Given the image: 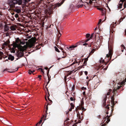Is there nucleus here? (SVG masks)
<instances>
[{"instance_id":"1","label":"nucleus","mask_w":126,"mask_h":126,"mask_svg":"<svg viewBox=\"0 0 126 126\" xmlns=\"http://www.w3.org/2000/svg\"><path fill=\"white\" fill-rule=\"evenodd\" d=\"M113 42L112 41L109 42L108 43V49L109 50V54L106 55V57L108 58L110 57L109 60L111 59L112 55V54L113 51Z\"/></svg>"},{"instance_id":"2","label":"nucleus","mask_w":126,"mask_h":126,"mask_svg":"<svg viewBox=\"0 0 126 126\" xmlns=\"http://www.w3.org/2000/svg\"><path fill=\"white\" fill-rule=\"evenodd\" d=\"M121 87L120 86H118L117 88H114L112 91V93H113V94L112 95V96H111V103L113 106L112 108H113V106L115 105V102L114 101V95H115L116 94V93H117V90H119Z\"/></svg>"},{"instance_id":"3","label":"nucleus","mask_w":126,"mask_h":126,"mask_svg":"<svg viewBox=\"0 0 126 126\" xmlns=\"http://www.w3.org/2000/svg\"><path fill=\"white\" fill-rule=\"evenodd\" d=\"M25 42H22L21 41L20 42V44L19 45L16 43H14L13 47L15 48L17 47L20 51L24 52V48L23 47L21 46L20 45H24L25 44Z\"/></svg>"},{"instance_id":"4","label":"nucleus","mask_w":126,"mask_h":126,"mask_svg":"<svg viewBox=\"0 0 126 126\" xmlns=\"http://www.w3.org/2000/svg\"><path fill=\"white\" fill-rule=\"evenodd\" d=\"M64 1V0H62L60 3H58L56 4L53 5L52 4L50 3V2L49 3V6L51 7L53 9H55L57 7H58L61 6L62 4H63Z\"/></svg>"},{"instance_id":"5","label":"nucleus","mask_w":126,"mask_h":126,"mask_svg":"<svg viewBox=\"0 0 126 126\" xmlns=\"http://www.w3.org/2000/svg\"><path fill=\"white\" fill-rule=\"evenodd\" d=\"M84 43V40L80 41L79 42H78L76 43L75 44V45H72L71 46H70L69 47H67V48L69 50H73V49L74 48L77 47L78 45H82V44Z\"/></svg>"},{"instance_id":"6","label":"nucleus","mask_w":126,"mask_h":126,"mask_svg":"<svg viewBox=\"0 0 126 126\" xmlns=\"http://www.w3.org/2000/svg\"><path fill=\"white\" fill-rule=\"evenodd\" d=\"M49 69H48L47 70V77H48V81L47 82V84H46V89L47 90V91H48V95H49L48 96V98H48V99L50 101V103H52V101L51 100H50L49 98V96L50 95V94H49V93H48V89H47V85L49 83V82L51 80V79H50L51 76H50V75L49 74Z\"/></svg>"},{"instance_id":"7","label":"nucleus","mask_w":126,"mask_h":126,"mask_svg":"<svg viewBox=\"0 0 126 126\" xmlns=\"http://www.w3.org/2000/svg\"><path fill=\"white\" fill-rule=\"evenodd\" d=\"M15 2V4H18V5H21L22 4V2L23 3V0H14Z\"/></svg>"},{"instance_id":"8","label":"nucleus","mask_w":126,"mask_h":126,"mask_svg":"<svg viewBox=\"0 0 126 126\" xmlns=\"http://www.w3.org/2000/svg\"><path fill=\"white\" fill-rule=\"evenodd\" d=\"M111 115V116H109L108 115H107L106 117H105L103 118V119L105 121L107 119V121L106 122L107 124L110 121V119H109V118Z\"/></svg>"},{"instance_id":"9","label":"nucleus","mask_w":126,"mask_h":126,"mask_svg":"<svg viewBox=\"0 0 126 126\" xmlns=\"http://www.w3.org/2000/svg\"><path fill=\"white\" fill-rule=\"evenodd\" d=\"M20 52H19L18 53L17 57L19 59L20 58H21L24 55L23 52L20 51Z\"/></svg>"},{"instance_id":"10","label":"nucleus","mask_w":126,"mask_h":126,"mask_svg":"<svg viewBox=\"0 0 126 126\" xmlns=\"http://www.w3.org/2000/svg\"><path fill=\"white\" fill-rule=\"evenodd\" d=\"M107 96L105 95V98H104L103 101V106L104 107L106 106V101L107 100Z\"/></svg>"},{"instance_id":"11","label":"nucleus","mask_w":126,"mask_h":126,"mask_svg":"<svg viewBox=\"0 0 126 126\" xmlns=\"http://www.w3.org/2000/svg\"><path fill=\"white\" fill-rule=\"evenodd\" d=\"M97 9L100 10L101 11L102 13V15H104L106 13L105 10H103V8H101L100 7H98L97 8Z\"/></svg>"},{"instance_id":"12","label":"nucleus","mask_w":126,"mask_h":126,"mask_svg":"<svg viewBox=\"0 0 126 126\" xmlns=\"http://www.w3.org/2000/svg\"><path fill=\"white\" fill-rule=\"evenodd\" d=\"M18 7L17 6L13 10L14 12H16L17 13H19L21 12V10L20 9H18Z\"/></svg>"},{"instance_id":"13","label":"nucleus","mask_w":126,"mask_h":126,"mask_svg":"<svg viewBox=\"0 0 126 126\" xmlns=\"http://www.w3.org/2000/svg\"><path fill=\"white\" fill-rule=\"evenodd\" d=\"M96 48H93V49H91V51L89 53V55L87 56V58H88L90 57V56L92 55L94 52V51H95L96 49Z\"/></svg>"},{"instance_id":"14","label":"nucleus","mask_w":126,"mask_h":126,"mask_svg":"<svg viewBox=\"0 0 126 126\" xmlns=\"http://www.w3.org/2000/svg\"><path fill=\"white\" fill-rule=\"evenodd\" d=\"M49 8L48 9V13L50 14H52L53 12V8L50 6H49Z\"/></svg>"},{"instance_id":"15","label":"nucleus","mask_w":126,"mask_h":126,"mask_svg":"<svg viewBox=\"0 0 126 126\" xmlns=\"http://www.w3.org/2000/svg\"><path fill=\"white\" fill-rule=\"evenodd\" d=\"M116 26V25L114 26V24H111L110 25V27L111 28V31H113V32H115V29H114L115 28V27Z\"/></svg>"},{"instance_id":"16","label":"nucleus","mask_w":126,"mask_h":126,"mask_svg":"<svg viewBox=\"0 0 126 126\" xmlns=\"http://www.w3.org/2000/svg\"><path fill=\"white\" fill-rule=\"evenodd\" d=\"M110 105L109 104H108L107 105V106L106 107L105 106V108L106 109V114H108L109 113L108 111L110 110L109 107V106Z\"/></svg>"},{"instance_id":"17","label":"nucleus","mask_w":126,"mask_h":126,"mask_svg":"<svg viewBox=\"0 0 126 126\" xmlns=\"http://www.w3.org/2000/svg\"><path fill=\"white\" fill-rule=\"evenodd\" d=\"M14 59V56H12L11 54H10L8 55V59L9 60H11V61H13Z\"/></svg>"},{"instance_id":"18","label":"nucleus","mask_w":126,"mask_h":126,"mask_svg":"<svg viewBox=\"0 0 126 126\" xmlns=\"http://www.w3.org/2000/svg\"><path fill=\"white\" fill-rule=\"evenodd\" d=\"M15 4H15V2L14 1V2L9 4V5L10 6L11 8H13L15 7Z\"/></svg>"},{"instance_id":"19","label":"nucleus","mask_w":126,"mask_h":126,"mask_svg":"<svg viewBox=\"0 0 126 126\" xmlns=\"http://www.w3.org/2000/svg\"><path fill=\"white\" fill-rule=\"evenodd\" d=\"M9 27L6 25L4 26L5 30L6 31H7L9 30Z\"/></svg>"},{"instance_id":"20","label":"nucleus","mask_w":126,"mask_h":126,"mask_svg":"<svg viewBox=\"0 0 126 126\" xmlns=\"http://www.w3.org/2000/svg\"><path fill=\"white\" fill-rule=\"evenodd\" d=\"M88 58L87 57V58H86L85 59L84 61V62L83 64V65L85 66L87 64V61L88 60Z\"/></svg>"},{"instance_id":"21","label":"nucleus","mask_w":126,"mask_h":126,"mask_svg":"<svg viewBox=\"0 0 126 126\" xmlns=\"http://www.w3.org/2000/svg\"><path fill=\"white\" fill-rule=\"evenodd\" d=\"M58 35L57 41H59V38L61 35V34L59 30H58Z\"/></svg>"},{"instance_id":"22","label":"nucleus","mask_w":126,"mask_h":126,"mask_svg":"<svg viewBox=\"0 0 126 126\" xmlns=\"http://www.w3.org/2000/svg\"><path fill=\"white\" fill-rule=\"evenodd\" d=\"M72 73H73L72 71H70H70H68L67 72V73L65 74V75L66 76H68L69 75H71Z\"/></svg>"},{"instance_id":"23","label":"nucleus","mask_w":126,"mask_h":126,"mask_svg":"<svg viewBox=\"0 0 126 126\" xmlns=\"http://www.w3.org/2000/svg\"><path fill=\"white\" fill-rule=\"evenodd\" d=\"M21 41L20 40L19 38H17L16 40V43H19V42L20 43Z\"/></svg>"},{"instance_id":"24","label":"nucleus","mask_w":126,"mask_h":126,"mask_svg":"<svg viewBox=\"0 0 126 126\" xmlns=\"http://www.w3.org/2000/svg\"><path fill=\"white\" fill-rule=\"evenodd\" d=\"M14 0H8V3L9 5L14 2Z\"/></svg>"},{"instance_id":"25","label":"nucleus","mask_w":126,"mask_h":126,"mask_svg":"<svg viewBox=\"0 0 126 126\" xmlns=\"http://www.w3.org/2000/svg\"><path fill=\"white\" fill-rule=\"evenodd\" d=\"M125 16L123 17H122L119 20L118 22H119L118 24H119L125 18Z\"/></svg>"},{"instance_id":"26","label":"nucleus","mask_w":126,"mask_h":126,"mask_svg":"<svg viewBox=\"0 0 126 126\" xmlns=\"http://www.w3.org/2000/svg\"><path fill=\"white\" fill-rule=\"evenodd\" d=\"M84 102L83 101H81V104L80 105V107H79V109L80 108V107H84L83 105H84Z\"/></svg>"},{"instance_id":"27","label":"nucleus","mask_w":126,"mask_h":126,"mask_svg":"<svg viewBox=\"0 0 126 126\" xmlns=\"http://www.w3.org/2000/svg\"><path fill=\"white\" fill-rule=\"evenodd\" d=\"M10 28L11 29L12 31H14L16 29V28L13 26H11Z\"/></svg>"},{"instance_id":"28","label":"nucleus","mask_w":126,"mask_h":126,"mask_svg":"<svg viewBox=\"0 0 126 126\" xmlns=\"http://www.w3.org/2000/svg\"><path fill=\"white\" fill-rule=\"evenodd\" d=\"M79 110H82L83 111H84L86 110V109L84 108V107H80L79 109Z\"/></svg>"},{"instance_id":"29","label":"nucleus","mask_w":126,"mask_h":126,"mask_svg":"<svg viewBox=\"0 0 126 126\" xmlns=\"http://www.w3.org/2000/svg\"><path fill=\"white\" fill-rule=\"evenodd\" d=\"M3 23H1L0 24V29H2L3 28Z\"/></svg>"},{"instance_id":"30","label":"nucleus","mask_w":126,"mask_h":126,"mask_svg":"<svg viewBox=\"0 0 126 126\" xmlns=\"http://www.w3.org/2000/svg\"><path fill=\"white\" fill-rule=\"evenodd\" d=\"M123 6H124V8L122 10H121V11L123 10L125 8H126V1L124 3V5H123Z\"/></svg>"},{"instance_id":"31","label":"nucleus","mask_w":126,"mask_h":126,"mask_svg":"<svg viewBox=\"0 0 126 126\" xmlns=\"http://www.w3.org/2000/svg\"><path fill=\"white\" fill-rule=\"evenodd\" d=\"M28 47L30 48L33 47L34 46V45L32 44H29L28 45Z\"/></svg>"},{"instance_id":"32","label":"nucleus","mask_w":126,"mask_h":126,"mask_svg":"<svg viewBox=\"0 0 126 126\" xmlns=\"http://www.w3.org/2000/svg\"><path fill=\"white\" fill-rule=\"evenodd\" d=\"M28 73L30 74H32V73H33V72H34V71H35L34 70H33V71H31L30 70H29L28 71Z\"/></svg>"},{"instance_id":"33","label":"nucleus","mask_w":126,"mask_h":126,"mask_svg":"<svg viewBox=\"0 0 126 126\" xmlns=\"http://www.w3.org/2000/svg\"><path fill=\"white\" fill-rule=\"evenodd\" d=\"M111 91V89H110L109 90V92H108L107 94V95H109L110 93V92Z\"/></svg>"},{"instance_id":"34","label":"nucleus","mask_w":126,"mask_h":126,"mask_svg":"<svg viewBox=\"0 0 126 126\" xmlns=\"http://www.w3.org/2000/svg\"><path fill=\"white\" fill-rule=\"evenodd\" d=\"M77 116L78 117L79 119H81V116H80V114L78 113L77 114Z\"/></svg>"},{"instance_id":"35","label":"nucleus","mask_w":126,"mask_h":126,"mask_svg":"<svg viewBox=\"0 0 126 126\" xmlns=\"http://www.w3.org/2000/svg\"><path fill=\"white\" fill-rule=\"evenodd\" d=\"M54 48L55 49V50L56 51L58 52H60V51H59V49L57 47H56V46H55Z\"/></svg>"},{"instance_id":"36","label":"nucleus","mask_w":126,"mask_h":126,"mask_svg":"<svg viewBox=\"0 0 126 126\" xmlns=\"http://www.w3.org/2000/svg\"><path fill=\"white\" fill-rule=\"evenodd\" d=\"M10 43V42L9 41L8 43H7L6 42H5L4 43V45L7 46Z\"/></svg>"},{"instance_id":"37","label":"nucleus","mask_w":126,"mask_h":126,"mask_svg":"<svg viewBox=\"0 0 126 126\" xmlns=\"http://www.w3.org/2000/svg\"><path fill=\"white\" fill-rule=\"evenodd\" d=\"M70 105H71V108H72V109H73L74 108V105L72 103H71L70 104Z\"/></svg>"},{"instance_id":"38","label":"nucleus","mask_w":126,"mask_h":126,"mask_svg":"<svg viewBox=\"0 0 126 126\" xmlns=\"http://www.w3.org/2000/svg\"><path fill=\"white\" fill-rule=\"evenodd\" d=\"M74 99L72 97H70V100L71 101H75V99L74 98Z\"/></svg>"},{"instance_id":"39","label":"nucleus","mask_w":126,"mask_h":126,"mask_svg":"<svg viewBox=\"0 0 126 126\" xmlns=\"http://www.w3.org/2000/svg\"><path fill=\"white\" fill-rule=\"evenodd\" d=\"M90 36V34L88 33H87L86 35V38H89Z\"/></svg>"},{"instance_id":"40","label":"nucleus","mask_w":126,"mask_h":126,"mask_svg":"<svg viewBox=\"0 0 126 126\" xmlns=\"http://www.w3.org/2000/svg\"><path fill=\"white\" fill-rule=\"evenodd\" d=\"M48 105H49V103H48L47 105V106H46V113H47V110H48ZM50 104H49V105H50Z\"/></svg>"},{"instance_id":"41","label":"nucleus","mask_w":126,"mask_h":126,"mask_svg":"<svg viewBox=\"0 0 126 126\" xmlns=\"http://www.w3.org/2000/svg\"><path fill=\"white\" fill-rule=\"evenodd\" d=\"M64 54H66V55H65V56H63L62 57V58H65L66 56H67V55H66V53L65 52L64 53H63V55H64Z\"/></svg>"},{"instance_id":"42","label":"nucleus","mask_w":126,"mask_h":126,"mask_svg":"<svg viewBox=\"0 0 126 126\" xmlns=\"http://www.w3.org/2000/svg\"><path fill=\"white\" fill-rule=\"evenodd\" d=\"M104 60H103L102 61L101 60H100V63H104Z\"/></svg>"},{"instance_id":"43","label":"nucleus","mask_w":126,"mask_h":126,"mask_svg":"<svg viewBox=\"0 0 126 126\" xmlns=\"http://www.w3.org/2000/svg\"><path fill=\"white\" fill-rule=\"evenodd\" d=\"M78 122L76 123V124H78V123H80L81 122V119H79Z\"/></svg>"},{"instance_id":"44","label":"nucleus","mask_w":126,"mask_h":126,"mask_svg":"<svg viewBox=\"0 0 126 126\" xmlns=\"http://www.w3.org/2000/svg\"><path fill=\"white\" fill-rule=\"evenodd\" d=\"M95 44H96V43H94V46L93 47V48H95V47L97 48V46L96 45H95Z\"/></svg>"},{"instance_id":"45","label":"nucleus","mask_w":126,"mask_h":126,"mask_svg":"<svg viewBox=\"0 0 126 126\" xmlns=\"http://www.w3.org/2000/svg\"><path fill=\"white\" fill-rule=\"evenodd\" d=\"M18 16H19V15L18 14H16L15 15V17H16V18L18 17Z\"/></svg>"},{"instance_id":"46","label":"nucleus","mask_w":126,"mask_h":126,"mask_svg":"<svg viewBox=\"0 0 126 126\" xmlns=\"http://www.w3.org/2000/svg\"><path fill=\"white\" fill-rule=\"evenodd\" d=\"M3 55V52H2L0 51V56H2Z\"/></svg>"},{"instance_id":"47","label":"nucleus","mask_w":126,"mask_h":126,"mask_svg":"<svg viewBox=\"0 0 126 126\" xmlns=\"http://www.w3.org/2000/svg\"><path fill=\"white\" fill-rule=\"evenodd\" d=\"M104 67H102V69H103L104 70H107V68L108 67V66H106V68H103Z\"/></svg>"},{"instance_id":"48","label":"nucleus","mask_w":126,"mask_h":126,"mask_svg":"<svg viewBox=\"0 0 126 126\" xmlns=\"http://www.w3.org/2000/svg\"><path fill=\"white\" fill-rule=\"evenodd\" d=\"M121 47H123V49H125V46L123 44H122L121 45Z\"/></svg>"},{"instance_id":"49","label":"nucleus","mask_w":126,"mask_h":126,"mask_svg":"<svg viewBox=\"0 0 126 126\" xmlns=\"http://www.w3.org/2000/svg\"><path fill=\"white\" fill-rule=\"evenodd\" d=\"M102 21V20L101 19H99V21L98 22V26H99V24L101 22V21Z\"/></svg>"},{"instance_id":"50","label":"nucleus","mask_w":126,"mask_h":126,"mask_svg":"<svg viewBox=\"0 0 126 126\" xmlns=\"http://www.w3.org/2000/svg\"><path fill=\"white\" fill-rule=\"evenodd\" d=\"M94 33H92V34H91V36L90 37V39H92V38H93V35H94Z\"/></svg>"},{"instance_id":"51","label":"nucleus","mask_w":126,"mask_h":126,"mask_svg":"<svg viewBox=\"0 0 126 126\" xmlns=\"http://www.w3.org/2000/svg\"><path fill=\"white\" fill-rule=\"evenodd\" d=\"M89 40V39H88L86 40H84V42H87Z\"/></svg>"},{"instance_id":"52","label":"nucleus","mask_w":126,"mask_h":126,"mask_svg":"<svg viewBox=\"0 0 126 126\" xmlns=\"http://www.w3.org/2000/svg\"><path fill=\"white\" fill-rule=\"evenodd\" d=\"M42 122V120H41L40 121V122H39L37 124H36V126L37 125H38V124H40Z\"/></svg>"},{"instance_id":"53","label":"nucleus","mask_w":126,"mask_h":126,"mask_svg":"<svg viewBox=\"0 0 126 126\" xmlns=\"http://www.w3.org/2000/svg\"><path fill=\"white\" fill-rule=\"evenodd\" d=\"M39 69H41V71L42 72H43V73H44V71L43 70V69H42V68H40Z\"/></svg>"},{"instance_id":"54","label":"nucleus","mask_w":126,"mask_h":126,"mask_svg":"<svg viewBox=\"0 0 126 126\" xmlns=\"http://www.w3.org/2000/svg\"><path fill=\"white\" fill-rule=\"evenodd\" d=\"M41 77H42L41 75H39L38 76V78H39L40 79H41Z\"/></svg>"},{"instance_id":"55","label":"nucleus","mask_w":126,"mask_h":126,"mask_svg":"<svg viewBox=\"0 0 126 126\" xmlns=\"http://www.w3.org/2000/svg\"><path fill=\"white\" fill-rule=\"evenodd\" d=\"M83 4H81L79 6V8H81V7L83 6Z\"/></svg>"},{"instance_id":"56","label":"nucleus","mask_w":126,"mask_h":126,"mask_svg":"<svg viewBox=\"0 0 126 126\" xmlns=\"http://www.w3.org/2000/svg\"><path fill=\"white\" fill-rule=\"evenodd\" d=\"M81 89L83 90H85L86 89V88L84 87H82Z\"/></svg>"},{"instance_id":"57","label":"nucleus","mask_w":126,"mask_h":126,"mask_svg":"<svg viewBox=\"0 0 126 126\" xmlns=\"http://www.w3.org/2000/svg\"><path fill=\"white\" fill-rule=\"evenodd\" d=\"M97 117L99 119H100L101 118V116L100 115H99L97 116Z\"/></svg>"},{"instance_id":"58","label":"nucleus","mask_w":126,"mask_h":126,"mask_svg":"<svg viewBox=\"0 0 126 126\" xmlns=\"http://www.w3.org/2000/svg\"><path fill=\"white\" fill-rule=\"evenodd\" d=\"M9 69L7 68H6L5 69H4V70L3 71V72L5 71H8Z\"/></svg>"},{"instance_id":"59","label":"nucleus","mask_w":126,"mask_h":126,"mask_svg":"<svg viewBox=\"0 0 126 126\" xmlns=\"http://www.w3.org/2000/svg\"><path fill=\"white\" fill-rule=\"evenodd\" d=\"M84 73H85V74L86 75H87V74H88V72L87 71H85L84 72Z\"/></svg>"},{"instance_id":"60","label":"nucleus","mask_w":126,"mask_h":126,"mask_svg":"<svg viewBox=\"0 0 126 126\" xmlns=\"http://www.w3.org/2000/svg\"><path fill=\"white\" fill-rule=\"evenodd\" d=\"M69 119V118H67V120H66V121H65L64 122H66Z\"/></svg>"},{"instance_id":"61","label":"nucleus","mask_w":126,"mask_h":126,"mask_svg":"<svg viewBox=\"0 0 126 126\" xmlns=\"http://www.w3.org/2000/svg\"><path fill=\"white\" fill-rule=\"evenodd\" d=\"M75 62H74L71 64V66L72 65H73L74 64H75Z\"/></svg>"},{"instance_id":"62","label":"nucleus","mask_w":126,"mask_h":126,"mask_svg":"<svg viewBox=\"0 0 126 126\" xmlns=\"http://www.w3.org/2000/svg\"><path fill=\"white\" fill-rule=\"evenodd\" d=\"M88 45V44L87 43H85L83 44L82 45L83 46H85V45Z\"/></svg>"},{"instance_id":"63","label":"nucleus","mask_w":126,"mask_h":126,"mask_svg":"<svg viewBox=\"0 0 126 126\" xmlns=\"http://www.w3.org/2000/svg\"><path fill=\"white\" fill-rule=\"evenodd\" d=\"M74 88H75V87H74V86H73V87L72 88V90L73 91L74 90Z\"/></svg>"},{"instance_id":"64","label":"nucleus","mask_w":126,"mask_h":126,"mask_svg":"<svg viewBox=\"0 0 126 126\" xmlns=\"http://www.w3.org/2000/svg\"><path fill=\"white\" fill-rule=\"evenodd\" d=\"M106 124H104L103 125H102L101 126H104L106 125Z\"/></svg>"}]
</instances>
